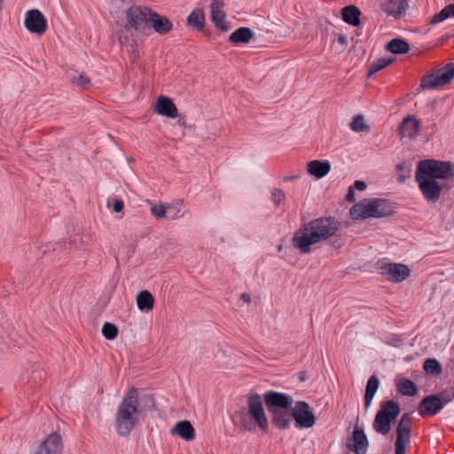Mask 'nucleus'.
I'll list each match as a JSON object with an SVG mask.
<instances>
[{"instance_id":"19","label":"nucleus","mask_w":454,"mask_h":454,"mask_svg":"<svg viewBox=\"0 0 454 454\" xmlns=\"http://www.w3.org/2000/svg\"><path fill=\"white\" fill-rule=\"evenodd\" d=\"M155 112L162 116L176 118L178 116V110L174 102L166 96H160L155 105Z\"/></svg>"},{"instance_id":"17","label":"nucleus","mask_w":454,"mask_h":454,"mask_svg":"<svg viewBox=\"0 0 454 454\" xmlns=\"http://www.w3.org/2000/svg\"><path fill=\"white\" fill-rule=\"evenodd\" d=\"M61 436L58 434H51L42 442L35 454H61Z\"/></svg>"},{"instance_id":"20","label":"nucleus","mask_w":454,"mask_h":454,"mask_svg":"<svg viewBox=\"0 0 454 454\" xmlns=\"http://www.w3.org/2000/svg\"><path fill=\"white\" fill-rule=\"evenodd\" d=\"M408 7L406 0H388L385 4L384 10L387 14L395 18H400L406 12Z\"/></svg>"},{"instance_id":"44","label":"nucleus","mask_w":454,"mask_h":454,"mask_svg":"<svg viewBox=\"0 0 454 454\" xmlns=\"http://www.w3.org/2000/svg\"><path fill=\"white\" fill-rule=\"evenodd\" d=\"M353 190L356 189L359 191H363L366 188V184L364 181L357 180L353 184Z\"/></svg>"},{"instance_id":"42","label":"nucleus","mask_w":454,"mask_h":454,"mask_svg":"<svg viewBox=\"0 0 454 454\" xmlns=\"http://www.w3.org/2000/svg\"><path fill=\"white\" fill-rule=\"evenodd\" d=\"M224 6V0H212L210 4V12L223 11Z\"/></svg>"},{"instance_id":"43","label":"nucleus","mask_w":454,"mask_h":454,"mask_svg":"<svg viewBox=\"0 0 454 454\" xmlns=\"http://www.w3.org/2000/svg\"><path fill=\"white\" fill-rule=\"evenodd\" d=\"M124 207V204L122 200H115L113 204L114 211L116 213L121 212Z\"/></svg>"},{"instance_id":"30","label":"nucleus","mask_w":454,"mask_h":454,"mask_svg":"<svg viewBox=\"0 0 454 454\" xmlns=\"http://www.w3.org/2000/svg\"><path fill=\"white\" fill-rule=\"evenodd\" d=\"M386 50L394 54H403L410 51V45L403 39L395 38L387 44Z\"/></svg>"},{"instance_id":"24","label":"nucleus","mask_w":454,"mask_h":454,"mask_svg":"<svg viewBox=\"0 0 454 454\" xmlns=\"http://www.w3.org/2000/svg\"><path fill=\"white\" fill-rule=\"evenodd\" d=\"M253 36L254 33L251 28L242 27L231 33L229 40L234 44L247 43L253 38Z\"/></svg>"},{"instance_id":"12","label":"nucleus","mask_w":454,"mask_h":454,"mask_svg":"<svg viewBox=\"0 0 454 454\" xmlns=\"http://www.w3.org/2000/svg\"><path fill=\"white\" fill-rule=\"evenodd\" d=\"M380 274L389 281L400 283L410 276L411 270L403 263L387 262L380 267Z\"/></svg>"},{"instance_id":"50","label":"nucleus","mask_w":454,"mask_h":454,"mask_svg":"<svg viewBox=\"0 0 454 454\" xmlns=\"http://www.w3.org/2000/svg\"><path fill=\"white\" fill-rule=\"evenodd\" d=\"M181 215H179V209H177L175 214L171 216L172 219L179 218Z\"/></svg>"},{"instance_id":"7","label":"nucleus","mask_w":454,"mask_h":454,"mask_svg":"<svg viewBox=\"0 0 454 454\" xmlns=\"http://www.w3.org/2000/svg\"><path fill=\"white\" fill-rule=\"evenodd\" d=\"M152 9L145 6L132 5L125 13L127 20V27H130L134 30L146 34L149 30V21L152 14Z\"/></svg>"},{"instance_id":"9","label":"nucleus","mask_w":454,"mask_h":454,"mask_svg":"<svg viewBox=\"0 0 454 454\" xmlns=\"http://www.w3.org/2000/svg\"><path fill=\"white\" fill-rule=\"evenodd\" d=\"M411 421L408 413L403 414L396 427L395 454H405L410 445Z\"/></svg>"},{"instance_id":"41","label":"nucleus","mask_w":454,"mask_h":454,"mask_svg":"<svg viewBox=\"0 0 454 454\" xmlns=\"http://www.w3.org/2000/svg\"><path fill=\"white\" fill-rule=\"evenodd\" d=\"M271 198L274 200L275 204L278 206L281 202L286 200V195L281 189L274 188L271 191Z\"/></svg>"},{"instance_id":"51","label":"nucleus","mask_w":454,"mask_h":454,"mask_svg":"<svg viewBox=\"0 0 454 454\" xmlns=\"http://www.w3.org/2000/svg\"><path fill=\"white\" fill-rule=\"evenodd\" d=\"M339 41L340 43H345L346 42V38L343 35H341V36L339 37Z\"/></svg>"},{"instance_id":"48","label":"nucleus","mask_w":454,"mask_h":454,"mask_svg":"<svg viewBox=\"0 0 454 454\" xmlns=\"http://www.w3.org/2000/svg\"><path fill=\"white\" fill-rule=\"evenodd\" d=\"M395 168L398 171H403L404 169V162L398 163Z\"/></svg>"},{"instance_id":"37","label":"nucleus","mask_w":454,"mask_h":454,"mask_svg":"<svg viewBox=\"0 0 454 454\" xmlns=\"http://www.w3.org/2000/svg\"><path fill=\"white\" fill-rule=\"evenodd\" d=\"M118 333L119 331L115 325L108 322L103 325L102 334L106 340H114L117 337Z\"/></svg>"},{"instance_id":"38","label":"nucleus","mask_w":454,"mask_h":454,"mask_svg":"<svg viewBox=\"0 0 454 454\" xmlns=\"http://www.w3.org/2000/svg\"><path fill=\"white\" fill-rule=\"evenodd\" d=\"M72 82L83 89H87L90 86V79L84 74L72 77Z\"/></svg>"},{"instance_id":"22","label":"nucleus","mask_w":454,"mask_h":454,"mask_svg":"<svg viewBox=\"0 0 454 454\" xmlns=\"http://www.w3.org/2000/svg\"><path fill=\"white\" fill-rule=\"evenodd\" d=\"M308 172L316 176L317 178H322L326 176L331 170V165L328 161L321 160H311L308 163Z\"/></svg>"},{"instance_id":"5","label":"nucleus","mask_w":454,"mask_h":454,"mask_svg":"<svg viewBox=\"0 0 454 454\" xmlns=\"http://www.w3.org/2000/svg\"><path fill=\"white\" fill-rule=\"evenodd\" d=\"M394 213L390 201L384 199H372L356 203L349 210L352 219H366L369 217L381 218L389 216Z\"/></svg>"},{"instance_id":"40","label":"nucleus","mask_w":454,"mask_h":454,"mask_svg":"<svg viewBox=\"0 0 454 454\" xmlns=\"http://www.w3.org/2000/svg\"><path fill=\"white\" fill-rule=\"evenodd\" d=\"M435 396H438L441 403H442V408L448 404L450 402H451L454 399V391H442L438 395H435Z\"/></svg>"},{"instance_id":"25","label":"nucleus","mask_w":454,"mask_h":454,"mask_svg":"<svg viewBox=\"0 0 454 454\" xmlns=\"http://www.w3.org/2000/svg\"><path fill=\"white\" fill-rule=\"evenodd\" d=\"M400 411L401 410L398 403L393 400L382 402L380 408L378 411L379 413L383 412V414L392 421L398 417Z\"/></svg>"},{"instance_id":"49","label":"nucleus","mask_w":454,"mask_h":454,"mask_svg":"<svg viewBox=\"0 0 454 454\" xmlns=\"http://www.w3.org/2000/svg\"><path fill=\"white\" fill-rule=\"evenodd\" d=\"M297 178V176H285L284 177V181L286 182V181H290V180H294Z\"/></svg>"},{"instance_id":"3","label":"nucleus","mask_w":454,"mask_h":454,"mask_svg":"<svg viewBox=\"0 0 454 454\" xmlns=\"http://www.w3.org/2000/svg\"><path fill=\"white\" fill-rule=\"evenodd\" d=\"M263 400L268 411L271 414L272 424L280 430L289 428L294 419L292 396L269 390L264 393Z\"/></svg>"},{"instance_id":"1","label":"nucleus","mask_w":454,"mask_h":454,"mask_svg":"<svg viewBox=\"0 0 454 454\" xmlns=\"http://www.w3.org/2000/svg\"><path fill=\"white\" fill-rule=\"evenodd\" d=\"M340 222L333 216L319 217L304 223L293 237V246L302 254H309L311 246L325 240L340 230Z\"/></svg>"},{"instance_id":"29","label":"nucleus","mask_w":454,"mask_h":454,"mask_svg":"<svg viewBox=\"0 0 454 454\" xmlns=\"http://www.w3.org/2000/svg\"><path fill=\"white\" fill-rule=\"evenodd\" d=\"M137 304L140 310L150 311L153 309L154 298L149 291H141L137 296Z\"/></svg>"},{"instance_id":"18","label":"nucleus","mask_w":454,"mask_h":454,"mask_svg":"<svg viewBox=\"0 0 454 454\" xmlns=\"http://www.w3.org/2000/svg\"><path fill=\"white\" fill-rule=\"evenodd\" d=\"M149 21V29L153 27L160 35H166L173 28V24L168 18L161 16L152 11Z\"/></svg>"},{"instance_id":"8","label":"nucleus","mask_w":454,"mask_h":454,"mask_svg":"<svg viewBox=\"0 0 454 454\" xmlns=\"http://www.w3.org/2000/svg\"><path fill=\"white\" fill-rule=\"evenodd\" d=\"M454 77V62L447 64L442 68L434 70L421 79L422 89H435L451 82Z\"/></svg>"},{"instance_id":"16","label":"nucleus","mask_w":454,"mask_h":454,"mask_svg":"<svg viewBox=\"0 0 454 454\" xmlns=\"http://www.w3.org/2000/svg\"><path fill=\"white\" fill-rule=\"evenodd\" d=\"M420 121L412 115L405 117L399 124L398 132L401 137H407L415 139L419 132Z\"/></svg>"},{"instance_id":"47","label":"nucleus","mask_w":454,"mask_h":454,"mask_svg":"<svg viewBox=\"0 0 454 454\" xmlns=\"http://www.w3.org/2000/svg\"><path fill=\"white\" fill-rule=\"evenodd\" d=\"M240 298L247 303H249L251 301V297L248 294H242Z\"/></svg>"},{"instance_id":"35","label":"nucleus","mask_w":454,"mask_h":454,"mask_svg":"<svg viewBox=\"0 0 454 454\" xmlns=\"http://www.w3.org/2000/svg\"><path fill=\"white\" fill-rule=\"evenodd\" d=\"M393 62L392 59H387V58H380L378 59L376 61L371 64L367 77L370 78L377 72L380 71L381 69L385 68L386 67L389 66Z\"/></svg>"},{"instance_id":"45","label":"nucleus","mask_w":454,"mask_h":454,"mask_svg":"<svg viewBox=\"0 0 454 454\" xmlns=\"http://www.w3.org/2000/svg\"><path fill=\"white\" fill-rule=\"evenodd\" d=\"M346 199L349 202L355 201V192L353 190V187H349L348 192L347 193Z\"/></svg>"},{"instance_id":"14","label":"nucleus","mask_w":454,"mask_h":454,"mask_svg":"<svg viewBox=\"0 0 454 454\" xmlns=\"http://www.w3.org/2000/svg\"><path fill=\"white\" fill-rule=\"evenodd\" d=\"M25 27L31 33L42 35L47 29V20L37 9H32L26 13Z\"/></svg>"},{"instance_id":"15","label":"nucleus","mask_w":454,"mask_h":454,"mask_svg":"<svg viewBox=\"0 0 454 454\" xmlns=\"http://www.w3.org/2000/svg\"><path fill=\"white\" fill-rule=\"evenodd\" d=\"M442 409V403L435 395H430L424 397L418 406L419 414L423 417H432L437 414Z\"/></svg>"},{"instance_id":"39","label":"nucleus","mask_w":454,"mask_h":454,"mask_svg":"<svg viewBox=\"0 0 454 454\" xmlns=\"http://www.w3.org/2000/svg\"><path fill=\"white\" fill-rule=\"evenodd\" d=\"M151 213L156 216V218H163L166 216V213H167V207L162 205V204H159V205H152L151 207Z\"/></svg>"},{"instance_id":"33","label":"nucleus","mask_w":454,"mask_h":454,"mask_svg":"<svg viewBox=\"0 0 454 454\" xmlns=\"http://www.w3.org/2000/svg\"><path fill=\"white\" fill-rule=\"evenodd\" d=\"M450 17H454V3L448 4L440 12L435 13L430 20V24H438Z\"/></svg>"},{"instance_id":"46","label":"nucleus","mask_w":454,"mask_h":454,"mask_svg":"<svg viewBox=\"0 0 454 454\" xmlns=\"http://www.w3.org/2000/svg\"><path fill=\"white\" fill-rule=\"evenodd\" d=\"M410 173H411V169H408V175L405 176V175H399L398 177H397V181L399 183H404L405 180L410 176Z\"/></svg>"},{"instance_id":"13","label":"nucleus","mask_w":454,"mask_h":454,"mask_svg":"<svg viewBox=\"0 0 454 454\" xmlns=\"http://www.w3.org/2000/svg\"><path fill=\"white\" fill-rule=\"evenodd\" d=\"M346 447L355 454H366L369 447V440L364 431L357 425L352 432V436L347 439Z\"/></svg>"},{"instance_id":"6","label":"nucleus","mask_w":454,"mask_h":454,"mask_svg":"<svg viewBox=\"0 0 454 454\" xmlns=\"http://www.w3.org/2000/svg\"><path fill=\"white\" fill-rule=\"evenodd\" d=\"M416 173L430 179H449L454 176V164L434 159L423 160L419 162Z\"/></svg>"},{"instance_id":"2","label":"nucleus","mask_w":454,"mask_h":454,"mask_svg":"<svg viewBox=\"0 0 454 454\" xmlns=\"http://www.w3.org/2000/svg\"><path fill=\"white\" fill-rule=\"evenodd\" d=\"M263 399L256 392H250L247 404L231 415L234 427L246 432H254L258 427L263 433L269 429V420L263 407Z\"/></svg>"},{"instance_id":"26","label":"nucleus","mask_w":454,"mask_h":454,"mask_svg":"<svg viewBox=\"0 0 454 454\" xmlns=\"http://www.w3.org/2000/svg\"><path fill=\"white\" fill-rule=\"evenodd\" d=\"M380 381L377 376L372 375L366 384L365 394H364V406L367 409L379 388Z\"/></svg>"},{"instance_id":"11","label":"nucleus","mask_w":454,"mask_h":454,"mask_svg":"<svg viewBox=\"0 0 454 454\" xmlns=\"http://www.w3.org/2000/svg\"><path fill=\"white\" fill-rule=\"evenodd\" d=\"M416 181L424 198L430 202H436L441 197L442 187L436 180L430 179L419 173L415 174Z\"/></svg>"},{"instance_id":"23","label":"nucleus","mask_w":454,"mask_h":454,"mask_svg":"<svg viewBox=\"0 0 454 454\" xmlns=\"http://www.w3.org/2000/svg\"><path fill=\"white\" fill-rule=\"evenodd\" d=\"M342 20L348 25L357 27L360 25L361 11L355 5H348L341 10Z\"/></svg>"},{"instance_id":"34","label":"nucleus","mask_w":454,"mask_h":454,"mask_svg":"<svg viewBox=\"0 0 454 454\" xmlns=\"http://www.w3.org/2000/svg\"><path fill=\"white\" fill-rule=\"evenodd\" d=\"M349 126L350 129L355 132H368L370 130V126L365 123L364 117L362 114L355 115Z\"/></svg>"},{"instance_id":"10","label":"nucleus","mask_w":454,"mask_h":454,"mask_svg":"<svg viewBox=\"0 0 454 454\" xmlns=\"http://www.w3.org/2000/svg\"><path fill=\"white\" fill-rule=\"evenodd\" d=\"M293 417L296 427L309 428L316 423V417L309 404L304 401L296 402L293 407Z\"/></svg>"},{"instance_id":"31","label":"nucleus","mask_w":454,"mask_h":454,"mask_svg":"<svg viewBox=\"0 0 454 454\" xmlns=\"http://www.w3.org/2000/svg\"><path fill=\"white\" fill-rule=\"evenodd\" d=\"M187 23L188 25L201 31L204 28L205 25L204 12L201 9H195L187 17Z\"/></svg>"},{"instance_id":"36","label":"nucleus","mask_w":454,"mask_h":454,"mask_svg":"<svg viewBox=\"0 0 454 454\" xmlns=\"http://www.w3.org/2000/svg\"><path fill=\"white\" fill-rule=\"evenodd\" d=\"M423 368L427 374L439 375L442 369L441 364L434 358H428L424 362Z\"/></svg>"},{"instance_id":"21","label":"nucleus","mask_w":454,"mask_h":454,"mask_svg":"<svg viewBox=\"0 0 454 454\" xmlns=\"http://www.w3.org/2000/svg\"><path fill=\"white\" fill-rule=\"evenodd\" d=\"M171 433L179 435L185 441H192L195 438L194 428L188 420L177 422L171 429Z\"/></svg>"},{"instance_id":"4","label":"nucleus","mask_w":454,"mask_h":454,"mask_svg":"<svg viewBox=\"0 0 454 454\" xmlns=\"http://www.w3.org/2000/svg\"><path fill=\"white\" fill-rule=\"evenodd\" d=\"M138 392L131 387L123 396L115 414V428L119 435H129L138 422Z\"/></svg>"},{"instance_id":"32","label":"nucleus","mask_w":454,"mask_h":454,"mask_svg":"<svg viewBox=\"0 0 454 454\" xmlns=\"http://www.w3.org/2000/svg\"><path fill=\"white\" fill-rule=\"evenodd\" d=\"M210 18L215 27L223 32L230 29L229 24L226 20V14L223 11L210 12Z\"/></svg>"},{"instance_id":"28","label":"nucleus","mask_w":454,"mask_h":454,"mask_svg":"<svg viewBox=\"0 0 454 454\" xmlns=\"http://www.w3.org/2000/svg\"><path fill=\"white\" fill-rule=\"evenodd\" d=\"M396 387L398 392L405 396H414L418 393L416 384L408 379H399L396 381Z\"/></svg>"},{"instance_id":"27","label":"nucleus","mask_w":454,"mask_h":454,"mask_svg":"<svg viewBox=\"0 0 454 454\" xmlns=\"http://www.w3.org/2000/svg\"><path fill=\"white\" fill-rule=\"evenodd\" d=\"M391 422L392 420L387 418L383 412H377L373 421V428L377 433L386 435L390 432Z\"/></svg>"}]
</instances>
